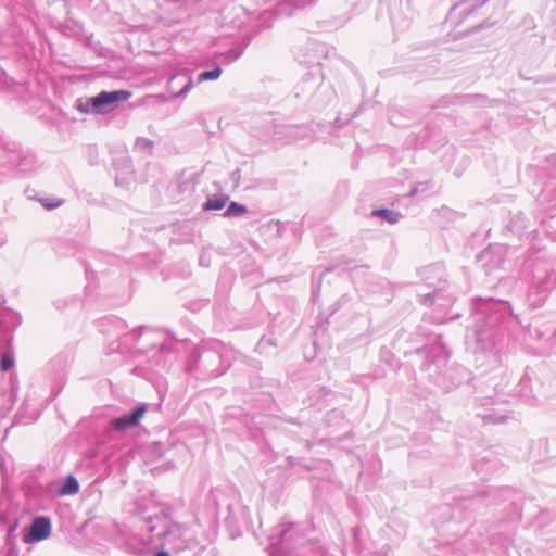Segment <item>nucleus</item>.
Wrapping results in <instances>:
<instances>
[{
  "label": "nucleus",
  "instance_id": "1",
  "mask_svg": "<svg viewBox=\"0 0 556 556\" xmlns=\"http://www.w3.org/2000/svg\"><path fill=\"white\" fill-rule=\"evenodd\" d=\"M507 308L508 307L504 302H496L493 300L481 301L478 304V309L481 313L490 314L483 323L477 320V327L475 330L477 344L476 352H480L482 354L490 352L495 362H500L497 345L504 338V332L498 325L506 314Z\"/></svg>",
  "mask_w": 556,
  "mask_h": 556
},
{
  "label": "nucleus",
  "instance_id": "2",
  "mask_svg": "<svg viewBox=\"0 0 556 556\" xmlns=\"http://www.w3.org/2000/svg\"><path fill=\"white\" fill-rule=\"evenodd\" d=\"M146 529L150 532V536L147 541H141L140 546L136 548L137 553L144 552L147 545L154 542L156 538H162L164 543L178 551L186 549L194 543V536L185 526L170 522L166 518L149 517L146 521Z\"/></svg>",
  "mask_w": 556,
  "mask_h": 556
},
{
  "label": "nucleus",
  "instance_id": "3",
  "mask_svg": "<svg viewBox=\"0 0 556 556\" xmlns=\"http://www.w3.org/2000/svg\"><path fill=\"white\" fill-rule=\"evenodd\" d=\"M228 368V364H224L223 355L219 352L205 350L199 354L193 364L186 367L190 374L200 370L206 376L218 377Z\"/></svg>",
  "mask_w": 556,
  "mask_h": 556
},
{
  "label": "nucleus",
  "instance_id": "4",
  "mask_svg": "<svg viewBox=\"0 0 556 556\" xmlns=\"http://www.w3.org/2000/svg\"><path fill=\"white\" fill-rule=\"evenodd\" d=\"M21 323L17 313L0 304V349H4L12 340V331Z\"/></svg>",
  "mask_w": 556,
  "mask_h": 556
},
{
  "label": "nucleus",
  "instance_id": "5",
  "mask_svg": "<svg viewBox=\"0 0 556 556\" xmlns=\"http://www.w3.org/2000/svg\"><path fill=\"white\" fill-rule=\"evenodd\" d=\"M130 96L131 93L127 90L102 91L90 101L94 110L102 113L106 106L127 101Z\"/></svg>",
  "mask_w": 556,
  "mask_h": 556
},
{
  "label": "nucleus",
  "instance_id": "6",
  "mask_svg": "<svg viewBox=\"0 0 556 556\" xmlns=\"http://www.w3.org/2000/svg\"><path fill=\"white\" fill-rule=\"evenodd\" d=\"M51 533V521L48 517H36L30 525L28 532L24 534L25 543L39 542L47 539Z\"/></svg>",
  "mask_w": 556,
  "mask_h": 556
},
{
  "label": "nucleus",
  "instance_id": "7",
  "mask_svg": "<svg viewBox=\"0 0 556 556\" xmlns=\"http://www.w3.org/2000/svg\"><path fill=\"white\" fill-rule=\"evenodd\" d=\"M147 410L146 405L137 406L130 413H127L121 417L114 418L111 421V426L115 430L124 431L126 429L132 428L139 424V420L143 416Z\"/></svg>",
  "mask_w": 556,
  "mask_h": 556
},
{
  "label": "nucleus",
  "instance_id": "8",
  "mask_svg": "<svg viewBox=\"0 0 556 556\" xmlns=\"http://www.w3.org/2000/svg\"><path fill=\"white\" fill-rule=\"evenodd\" d=\"M502 253H503L502 247H492V248L488 249L486 251H484L483 253H481L480 260L485 261L484 266L488 267V270H492L502 264V262H503V260L501 257Z\"/></svg>",
  "mask_w": 556,
  "mask_h": 556
},
{
  "label": "nucleus",
  "instance_id": "9",
  "mask_svg": "<svg viewBox=\"0 0 556 556\" xmlns=\"http://www.w3.org/2000/svg\"><path fill=\"white\" fill-rule=\"evenodd\" d=\"M142 330L134 329L130 332L124 333L116 348H112L113 352L126 353L132 345L140 339Z\"/></svg>",
  "mask_w": 556,
  "mask_h": 556
},
{
  "label": "nucleus",
  "instance_id": "10",
  "mask_svg": "<svg viewBox=\"0 0 556 556\" xmlns=\"http://www.w3.org/2000/svg\"><path fill=\"white\" fill-rule=\"evenodd\" d=\"M12 162L21 172H29L34 168L35 157L30 153H26L23 156L18 153L12 156Z\"/></svg>",
  "mask_w": 556,
  "mask_h": 556
},
{
  "label": "nucleus",
  "instance_id": "11",
  "mask_svg": "<svg viewBox=\"0 0 556 556\" xmlns=\"http://www.w3.org/2000/svg\"><path fill=\"white\" fill-rule=\"evenodd\" d=\"M79 490V483L74 476H67L58 490L59 495H73Z\"/></svg>",
  "mask_w": 556,
  "mask_h": 556
},
{
  "label": "nucleus",
  "instance_id": "12",
  "mask_svg": "<svg viewBox=\"0 0 556 556\" xmlns=\"http://www.w3.org/2000/svg\"><path fill=\"white\" fill-rule=\"evenodd\" d=\"M243 51H244V47H235V48L229 49L228 51H224L218 48L215 50L214 53L220 58H224V60L226 62L231 63V62L236 61L237 59H239L242 55Z\"/></svg>",
  "mask_w": 556,
  "mask_h": 556
},
{
  "label": "nucleus",
  "instance_id": "13",
  "mask_svg": "<svg viewBox=\"0 0 556 556\" xmlns=\"http://www.w3.org/2000/svg\"><path fill=\"white\" fill-rule=\"evenodd\" d=\"M178 79H181L185 83H184L182 88L176 93V97H185L189 92V90L192 88V79L188 75L179 74V75H174L170 78L169 84L172 85L174 81H176Z\"/></svg>",
  "mask_w": 556,
  "mask_h": 556
},
{
  "label": "nucleus",
  "instance_id": "14",
  "mask_svg": "<svg viewBox=\"0 0 556 556\" xmlns=\"http://www.w3.org/2000/svg\"><path fill=\"white\" fill-rule=\"evenodd\" d=\"M374 216H379L387 220L390 224H395L399 222L400 214L397 212L391 211L389 208H379L372 211Z\"/></svg>",
  "mask_w": 556,
  "mask_h": 556
},
{
  "label": "nucleus",
  "instance_id": "15",
  "mask_svg": "<svg viewBox=\"0 0 556 556\" xmlns=\"http://www.w3.org/2000/svg\"><path fill=\"white\" fill-rule=\"evenodd\" d=\"M227 201V197H212L203 204V208L206 211L222 210Z\"/></svg>",
  "mask_w": 556,
  "mask_h": 556
},
{
  "label": "nucleus",
  "instance_id": "16",
  "mask_svg": "<svg viewBox=\"0 0 556 556\" xmlns=\"http://www.w3.org/2000/svg\"><path fill=\"white\" fill-rule=\"evenodd\" d=\"M247 206L238 202H230L226 211L224 212L225 217H237L247 213Z\"/></svg>",
  "mask_w": 556,
  "mask_h": 556
},
{
  "label": "nucleus",
  "instance_id": "17",
  "mask_svg": "<svg viewBox=\"0 0 556 556\" xmlns=\"http://www.w3.org/2000/svg\"><path fill=\"white\" fill-rule=\"evenodd\" d=\"M222 74V68L219 66L214 67L211 71H205L199 74L198 76V83H203L205 80H215L219 78Z\"/></svg>",
  "mask_w": 556,
  "mask_h": 556
},
{
  "label": "nucleus",
  "instance_id": "18",
  "mask_svg": "<svg viewBox=\"0 0 556 556\" xmlns=\"http://www.w3.org/2000/svg\"><path fill=\"white\" fill-rule=\"evenodd\" d=\"M134 148L138 151L150 153L153 149V141L144 137H138Z\"/></svg>",
  "mask_w": 556,
  "mask_h": 556
},
{
  "label": "nucleus",
  "instance_id": "19",
  "mask_svg": "<svg viewBox=\"0 0 556 556\" xmlns=\"http://www.w3.org/2000/svg\"><path fill=\"white\" fill-rule=\"evenodd\" d=\"M495 468V464L489 459L479 460L475 465V469L478 473L482 476H486L490 471H492Z\"/></svg>",
  "mask_w": 556,
  "mask_h": 556
},
{
  "label": "nucleus",
  "instance_id": "20",
  "mask_svg": "<svg viewBox=\"0 0 556 556\" xmlns=\"http://www.w3.org/2000/svg\"><path fill=\"white\" fill-rule=\"evenodd\" d=\"M536 281L539 288H541L543 292H547L555 285V277L553 274H548L544 279L536 277Z\"/></svg>",
  "mask_w": 556,
  "mask_h": 556
},
{
  "label": "nucleus",
  "instance_id": "21",
  "mask_svg": "<svg viewBox=\"0 0 556 556\" xmlns=\"http://www.w3.org/2000/svg\"><path fill=\"white\" fill-rule=\"evenodd\" d=\"M443 299L442 290H434L432 293H428L424 296V304L432 305L440 302Z\"/></svg>",
  "mask_w": 556,
  "mask_h": 556
},
{
  "label": "nucleus",
  "instance_id": "22",
  "mask_svg": "<svg viewBox=\"0 0 556 556\" xmlns=\"http://www.w3.org/2000/svg\"><path fill=\"white\" fill-rule=\"evenodd\" d=\"M14 366V356L10 352H3L1 355V369L3 371L9 370Z\"/></svg>",
  "mask_w": 556,
  "mask_h": 556
},
{
  "label": "nucleus",
  "instance_id": "23",
  "mask_svg": "<svg viewBox=\"0 0 556 556\" xmlns=\"http://www.w3.org/2000/svg\"><path fill=\"white\" fill-rule=\"evenodd\" d=\"M40 203L42 204L43 207H46L48 210H52V208L59 207L62 204V201L45 198V199H40Z\"/></svg>",
  "mask_w": 556,
  "mask_h": 556
},
{
  "label": "nucleus",
  "instance_id": "24",
  "mask_svg": "<svg viewBox=\"0 0 556 556\" xmlns=\"http://www.w3.org/2000/svg\"><path fill=\"white\" fill-rule=\"evenodd\" d=\"M231 42V39L229 37H222V38H218L216 41H215V45H220V46H227Z\"/></svg>",
  "mask_w": 556,
  "mask_h": 556
},
{
  "label": "nucleus",
  "instance_id": "25",
  "mask_svg": "<svg viewBox=\"0 0 556 556\" xmlns=\"http://www.w3.org/2000/svg\"><path fill=\"white\" fill-rule=\"evenodd\" d=\"M37 417H38V410L33 409L30 415L26 418V422L34 421L35 419H37Z\"/></svg>",
  "mask_w": 556,
  "mask_h": 556
},
{
  "label": "nucleus",
  "instance_id": "26",
  "mask_svg": "<svg viewBox=\"0 0 556 556\" xmlns=\"http://www.w3.org/2000/svg\"><path fill=\"white\" fill-rule=\"evenodd\" d=\"M488 419H490L491 421L493 422H503L505 421V417L504 416H501V417H493V416H486Z\"/></svg>",
  "mask_w": 556,
  "mask_h": 556
},
{
  "label": "nucleus",
  "instance_id": "27",
  "mask_svg": "<svg viewBox=\"0 0 556 556\" xmlns=\"http://www.w3.org/2000/svg\"><path fill=\"white\" fill-rule=\"evenodd\" d=\"M153 556H170L169 553L167 551H157L154 553Z\"/></svg>",
  "mask_w": 556,
  "mask_h": 556
},
{
  "label": "nucleus",
  "instance_id": "28",
  "mask_svg": "<svg viewBox=\"0 0 556 556\" xmlns=\"http://www.w3.org/2000/svg\"><path fill=\"white\" fill-rule=\"evenodd\" d=\"M17 522H15L8 531V534L10 535L15 529H16Z\"/></svg>",
  "mask_w": 556,
  "mask_h": 556
},
{
  "label": "nucleus",
  "instance_id": "29",
  "mask_svg": "<svg viewBox=\"0 0 556 556\" xmlns=\"http://www.w3.org/2000/svg\"><path fill=\"white\" fill-rule=\"evenodd\" d=\"M167 349H168V348H167V345H165L164 343H162V344L160 345V351H161V352H163V351H165V350H167Z\"/></svg>",
  "mask_w": 556,
  "mask_h": 556
},
{
  "label": "nucleus",
  "instance_id": "30",
  "mask_svg": "<svg viewBox=\"0 0 556 556\" xmlns=\"http://www.w3.org/2000/svg\"><path fill=\"white\" fill-rule=\"evenodd\" d=\"M299 128L298 127H291L289 128L290 134H294Z\"/></svg>",
  "mask_w": 556,
  "mask_h": 556
},
{
  "label": "nucleus",
  "instance_id": "31",
  "mask_svg": "<svg viewBox=\"0 0 556 556\" xmlns=\"http://www.w3.org/2000/svg\"><path fill=\"white\" fill-rule=\"evenodd\" d=\"M114 323L116 324L117 327L123 326V321L122 320H115Z\"/></svg>",
  "mask_w": 556,
  "mask_h": 556
},
{
  "label": "nucleus",
  "instance_id": "32",
  "mask_svg": "<svg viewBox=\"0 0 556 556\" xmlns=\"http://www.w3.org/2000/svg\"><path fill=\"white\" fill-rule=\"evenodd\" d=\"M28 406H29V404H28V399H26V400H25V402H24V407L26 408V407H28Z\"/></svg>",
  "mask_w": 556,
  "mask_h": 556
},
{
  "label": "nucleus",
  "instance_id": "33",
  "mask_svg": "<svg viewBox=\"0 0 556 556\" xmlns=\"http://www.w3.org/2000/svg\"><path fill=\"white\" fill-rule=\"evenodd\" d=\"M154 333L153 332H147V337H153Z\"/></svg>",
  "mask_w": 556,
  "mask_h": 556
},
{
  "label": "nucleus",
  "instance_id": "34",
  "mask_svg": "<svg viewBox=\"0 0 556 556\" xmlns=\"http://www.w3.org/2000/svg\"><path fill=\"white\" fill-rule=\"evenodd\" d=\"M285 533H286V530H282L280 533V538H283Z\"/></svg>",
  "mask_w": 556,
  "mask_h": 556
},
{
  "label": "nucleus",
  "instance_id": "35",
  "mask_svg": "<svg viewBox=\"0 0 556 556\" xmlns=\"http://www.w3.org/2000/svg\"><path fill=\"white\" fill-rule=\"evenodd\" d=\"M137 350L138 351H142L143 350V344L141 346H139Z\"/></svg>",
  "mask_w": 556,
  "mask_h": 556
}]
</instances>
